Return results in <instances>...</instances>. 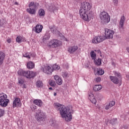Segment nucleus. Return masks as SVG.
<instances>
[{"label": "nucleus", "instance_id": "f257e3e1", "mask_svg": "<svg viewBox=\"0 0 129 129\" xmlns=\"http://www.w3.org/2000/svg\"><path fill=\"white\" fill-rule=\"evenodd\" d=\"M91 9V6L90 4L87 2L82 3L80 15L86 22H89V21L93 19V12L90 11Z\"/></svg>", "mask_w": 129, "mask_h": 129}, {"label": "nucleus", "instance_id": "f03ea898", "mask_svg": "<svg viewBox=\"0 0 129 129\" xmlns=\"http://www.w3.org/2000/svg\"><path fill=\"white\" fill-rule=\"evenodd\" d=\"M55 108L56 110H59L60 115L63 118H65L66 121H71L72 119V115L70 112V108L69 107H65L59 103H54Z\"/></svg>", "mask_w": 129, "mask_h": 129}, {"label": "nucleus", "instance_id": "7ed1b4c3", "mask_svg": "<svg viewBox=\"0 0 129 129\" xmlns=\"http://www.w3.org/2000/svg\"><path fill=\"white\" fill-rule=\"evenodd\" d=\"M18 75H20V76H24V77H26V78L29 79L36 76V73H34L33 71H23L20 70L18 71Z\"/></svg>", "mask_w": 129, "mask_h": 129}, {"label": "nucleus", "instance_id": "20e7f679", "mask_svg": "<svg viewBox=\"0 0 129 129\" xmlns=\"http://www.w3.org/2000/svg\"><path fill=\"white\" fill-rule=\"evenodd\" d=\"M10 100L8 99V96L4 93L0 94V105L3 107L8 106Z\"/></svg>", "mask_w": 129, "mask_h": 129}, {"label": "nucleus", "instance_id": "39448f33", "mask_svg": "<svg viewBox=\"0 0 129 129\" xmlns=\"http://www.w3.org/2000/svg\"><path fill=\"white\" fill-rule=\"evenodd\" d=\"M114 75L117 77L110 76L109 78L113 83H114L115 84H118V83L121 81V75L120 74L116 72L114 73Z\"/></svg>", "mask_w": 129, "mask_h": 129}, {"label": "nucleus", "instance_id": "423d86ee", "mask_svg": "<svg viewBox=\"0 0 129 129\" xmlns=\"http://www.w3.org/2000/svg\"><path fill=\"white\" fill-rule=\"evenodd\" d=\"M100 19L101 20L102 22H103L105 24L109 23L110 21L109 15L105 12H101L100 14Z\"/></svg>", "mask_w": 129, "mask_h": 129}, {"label": "nucleus", "instance_id": "0eeeda50", "mask_svg": "<svg viewBox=\"0 0 129 129\" xmlns=\"http://www.w3.org/2000/svg\"><path fill=\"white\" fill-rule=\"evenodd\" d=\"M61 45V42L57 39H53L49 41L48 46L49 48H57Z\"/></svg>", "mask_w": 129, "mask_h": 129}, {"label": "nucleus", "instance_id": "6e6552de", "mask_svg": "<svg viewBox=\"0 0 129 129\" xmlns=\"http://www.w3.org/2000/svg\"><path fill=\"white\" fill-rule=\"evenodd\" d=\"M114 31L107 28H105V40L106 39H112Z\"/></svg>", "mask_w": 129, "mask_h": 129}, {"label": "nucleus", "instance_id": "1a4fd4ad", "mask_svg": "<svg viewBox=\"0 0 129 129\" xmlns=\"http://www.w3.org/2000/svg\"><path fill=\"white\" fill-rule=\"evenodd\" d=\"M105 36H96L92 40V43L93 44H98V43H101V42H103L104 40H105Z\"/></svg>", "mask_w": 129, "mask_h": 129}, {"label": "nucleus", "instance_id": "9d476101", "mask_svg": "<svg viewBox=\"0 0 129 129\" xmlns=\"http://www.w3.org/2000/svg\"><path fill=\"white\" fill-rule=\"evenodd\" d=\"M13 107H21L22 106V103L21 102V99L19 98H16L13 101Z\"/></svg>", "mask_w": 129, "mask_h": 129}, {"label": "nucleus", "instance_id": "9b49d317", "mask_svg": "<svg viewBox=\"0 0 129 129\" xmlns=\"http://www.w3.org/2000/svg\"><path fill=\"white\" fill-rule=\"evenodd\" d=\"M35 117L37 120H43L44 119V114L42 113L41 109H39L36 112Z\"/></svg>", "mask_w": 129, "mask_h": 129}, {"label": "nucleus", "instance_id": "f8f14e48", "mask_svg": "<svg viewBox=\"0 0 129 129\" xmlns=\"http://www.w3.org/2000/svg\"><path fill=\"white\" fill-rule=\"evenodd\" d=\"M43 70V72L46 74H51L53 72V70L49 66H46Z\"/></svg>", "mask_w": 129, "mask_h": 129}, {"label": "nucleus", "instance_id": "ddd939ff", "mask_svg": "<svg viewBox=\"0 0 129 129\" xmlns=\"http://www.w3.org/2000/svg\"><path fill=\"white\" fill-rule=\"evenodd\" d=\"M89 99H90V101L94 103V104H96V99L94 98V95H93V93L92 92H90L89 93Z\"/></svg>", "mask_w": 129, "mask_h": 129}, {"label": "nucleus", "instance_id": "4468645a", "mask_svg": "<svg viewBox=\"0 0 129 129\" xmlns=\"http://www.w3.org/2000/svg\"><path fill=\"white\" fill-rule=\"evenodd\" d=\"M77 50H78V47L77 46H71L69 47L68 52H69L70 54H73V53L77 51Z\"/></svg>", "mask_w": 129, "mask_h": 129}, {"label": "nucleus", "instance_id": "2eb2a0df", "mask_svg": "<svg viewBox=\"0 0 129 129\" xmlns=\"http://www.w3.org/2000/svg\"><path fill=\"white\" fill-rule=\"evenodd\" d=\"M29 8H33L35 10H38V8H39V3L36 2H31L29 4Z\"/></svg>", "mask_w": 129, "mask_h": 129}, {"label": "nucleus", "instance_id": "dca6fc26", "mask_svg": "<svg viewBox=\"0 0 129 129\" xmlns=\"http://www.w3.org/2000/svg\"><path fill=\"white\" fill-rule=\"evenodd\" d=\"M54 79L58 85H61L63 82L62 81V79H61V78H60V77H59L58 75L54 76Z\"/></svg>", "mask_w": 129, "mask_h": 129}, {"label": "nucleus", "instance_id": "f3484780", "mask_svg": "<svg viewBox=\"0 0 129 129\" xmlns=\"http://www.w3.org/2000/svg\"><path fill=\"white\" fill-rule=\"evenodd\" d=\"M34 29L35 33H38L39 34V33L42 32V30H43V26L37 24Z\"/></svg>", "mask_w": 129, "mask_h": 129}, {"label": "nucleus", "instance_id": "a211bd4d", "mask_svg": "<svg viewBox=\"0 0 129 129\" xmlns=\"http://www.w3.org/2000/svg\"><path fill=\"white\" fill-rule=\"evenodd\" d=\"M27 12L30 15H36V12H37V9L29 7V9H27Z\"/></svg>", "mask_w": 129, "mask_h": 129}, {"label": "nucleus", "instance_id": "6ab92c4d", "mask_svg": "<svg viewBox=\"0 0 129 129\" xmlns=\"http://www.w3.org/2000/svg\"><path fill=\"white\" fill-rule=\"evenodd\" d=\"M124 21H125V17H124V16H123L121 17V19L120 20L119 25V28L121 29H123V25H124Z\"/></svg>", "mask_w": 129, "mask_h": 129}, {"label": "nucleus", "instance_id": "aec40b11", "mask_svg": "<svg viewBox=\"0 0 129 129\" xmlns=\"http://www.w3.org/2000/svg\"><path fill=\"white\" fill-rule=\"evenodd\" d=\"M24 57H26V58H28V59H31V57H35L36 55L34 53H32L31 52H26L24 55Z\"/></svg>", "mask_w": 129, "mask_h": 129}, {"label": "nucleus", "instance_id": "412c9836", "mask_svg": "<svg viewBox=\"0 0 129 129\" xmlns=\"http://www.w3.org/2000/svg\"><path fill=\"white\" fill-rule=\"evenodd\" d=\"M33 103L34 104H36V105H38V106H39L40 107H41V106H42V105H43V102H42V101L41 100H35L33 101Z\"/></svg>", "mask_w": 129, "mask_h": 129}, {"label": "nucleus", "instance_id": "4be33fe9", "mask_svg": "<svg viewBox=\"0 0 129 129\" xmlns=\"http://www.w3.org/2000/svg\"><path fill=\"white\" fill-rule=\"evenodd\" d=\"M27 67L28 69H33L35 67V63L32 61H29L27 63Z\"/></svg>", "mask_w": 129, "mask_h": 129}, {"label": "nucleus", "instance_id": "5701e85b", "mask_svg": "<svg viewBox=\"0 0 129 129\" xmlns=\"http://www.w3.org/2000/svg\"><path fill=\"white\" fill-rule=\"evenodd\" d=\"M115 102L114 101H111L109 102V103L105 107V109L107 110V109H109V108H110V107H112V106H113L114 105H115Z\"/></svg>", "mask_w": 129, "mask_h": 129}, {"label": "nucleus", "instance_id": "b1692460", "mask_svg": "<svg viewBox=\"0 0 129 129\" xmlns=\"http://www.w3.org/2000/svg\"><path fill=\"white\" fill-rule=\"evenodd\" d=\"M102 89V86H101V85H96L93 87V90H94V91H99V90H101Z\"/></svg>", "mask_w": 129, "mask_h": 129}, {"label": "nucleus", "instance_id": "393cba45", "mask_svg": "<svg viewBox=\"0 0 129 129\" xmlns=\"http://www.w3.org/2000/svg\"><path fill=\"white\" fill-rule=\"evenodd\" d=\"M48 10L50 12H54V11L58 9L56 8L54 5H50L49 6Z\"/></svg>", "mask_w": 129, "mask_h": 129}, {"label": "nucleus", "instance_id": "a878e982", "mask_svg": "<svg viewBox=\"0 0 129 129\" xmlns=\"http://www.w3.org/2000/svg\"><path fill=\"white\" fill-rule=\"evenodd\" d=\"M4 58H5V53L0 51V65L3 64V60H4Z\"/></svg>", "mask_w": 129, "mask_h": 129}, {"label": "nucleus", "instance_id": "bb28decb", "mask_svg": "<svg viewBox=\"0 0 129 129\" xmlns=\"http://www.w3.org/2000/svg\"><path fill=\"white\" fill-rule=\"evenodd\" d=\"M36 85L37 87H38V88H41V87H43V82L38 80L37 81Z\"/></svg>", "mask_w": 129, "mask_h": 129}, {"label": "nucleus", "instance_id": "cd10ccee", "mask_svg": "<svg viewBox=\"0 0 129 129\" xmlns=\"http://www.w3.org/2000/svg\"><path fill=\"white\" fill-rule=\"evenodd\" d=\"M38 15L40 17H44V16H45V10L40 9L38 12Z\"/></svg>", "mask_w": 129, "mask_h": 129}, {"label": "nucleus", "instance_id": "c85d7f7f", "mask_svg": "<svg viewBox=\"0 0 129 129\" xmlns=\"http://www.w3.org/2000/svg\"><path fill=\"white\" fill-rule=\"evenodd\" d=\"M24 41V38L21 37V36H17L16 38V42L18 43H22Z\"/></svg>", "mask_w": 129, "mask_h": 129}, {"label": "nucleus", "instance_id": "c756f323", "mask_svg": "<svg viewBox=\"0 0 129 129\" xmlns=\"http://www.w3.org/2000/svg\"><path fill=\"white\" fill-rule=\"evenodd\" d=\"M95 65L97 66H100L101 65V59L98 58L94 61Z\"/></svg>", "mask_w": 129, "mask_h": 129}, {"label": "nucleus", "instance_id": "7c9ffc66", "mask_svg": "<svg viewBox=\"0 0 129 129\" xmlns=\"http://www.w3.org/2000/svg\"><path fill=\"white\" fill-rule=\"evenodd\" d=\"M49 84L50 85V86H52V87H54V86H56V83L55 81L52 80H50L49 81Z\"/></svg>", "mask_w": 129, "mask_h": 129}, {"label": "nucleus", "instance_id": "2f4dec72", "mask_svg": "<svg viewBox=\"0 0 129 129\" xmlns=\"http://www.w3.org/2000/svg\"><path fill=\"white\" fill-rule=\"evenodd\" d=\"M91 57H92V59H94V60H95V58L96 57V54H95V52H94V51H92L90 53Z\"/></svg>", "mask_w": 129, "mask_h": 129}, {"label": "nucleus", "instance_id": "473e14b6", "mask_svg": "<svg viewBox=\"0 0 129 129\" xmlns=\"http://www.w3.org/2000/svg\"><path fill=\"white\" fill-rule=\"evenodd\" d=\"M97 73L98 75H103L104 74V71L102 70V69H99L97 70Z\"/></svg>", "mask_w": 129, "mask_h": 129}, {"label": "nucleus", "instance_id": "72a5a7b5", "mask_svg": "<svg viewBox=\"0 0 129 129\" xmlns=\"http://www.w3.org/2000/svg\"><path fill=\"white\" fill-rule=\"evenodd\" d=\"M60 69V67L57 64H53L52 66V71L53 70H59Z\"/></svg>", "mask_w": 129, "mask_h": 129}, {"label": "nucleus", "instance_id": "f704fd0d", "mask_svg": "<svg viewBox=\"0 0 129 129\" xmlns=\"http://www.w3.org/2000/svg\"><path fill=\"white\" fill-rule=\"evenodd\" d=\"M24 82L25 81L24 80V79H19L18 83L20 85H22V84H24Z\"/></svg>", "mask_w": 129, "mask_h": 129}, {"label": "nucleus", "instance_id": "c9c22d12", "mask_svg": "<svg viewBox=\"0 0 129 129\" xmlns=\"http://www.w3.org/2000/svg\"><path fill=\"white\" fill-rule=\"evenodd\" d=\"M4 114H5V110H4L3 109H0V117H2V116H3Z\"/></svg>", "mask_w": 129, "mask_h": 129}, {"label": "nucleus", "instance_id": "e433bc0d", "mask_svg": "<svg viewBox=\"0 0 129 129\" xmlns=\"http://www.w3.org/2000/svg\"><path fill=\"white\" fill-rule=\"evenodd\" d=\"M101 80V78H100V77H97L96 79H95V81L97 83L100 82Z\"/></svg>", "mask_w": 129, "mask_h": 129}, {"label": "nucleus", "instance_id": "4c0bfd02", "mask_svg": "<svg viewBox=\"0 0 129 129\" xmlns=\"http://www.w3.org/2000/svg\"><path fill=\"white\" fill-rule=\"evenodd\" d=\"M62 76L63 78H67V77H68V73L65 72L62 74Z\"/></svg>", "mask_w": 129, "mask_h": 129}, {"label": "nucleus", "instance_id": "58836bf2", "mask_svg": "<svg viewBox=\"0 0 129 129\" xmlns=\"http://www.w3.org/2000/svg\"><path fill=\"white\" fill-rule=\"evenodd\" d=\"M31 108L32 110H34V111H35V110H36V109H37V107L34 105H32L31 107Z\"/></svg>", "mask_w": 129, "mask_h": 129}, {"label": "nucleus", "instance_id": "ea45409f", "mask_svg": "<svg viewBox=\"0 0 129 129\" xmlns=\"http://www.w3.org/2000/svg\"><path fill=\"white\" fill-rule=\"evenodd\" d=\"M51 124L52 126H54L56 124V121L54 120H52L51 121Z\"/></svg>", "mask_w": 129, "mask_h": 129}, {"label": "nucleus", "instance_id": "a19ab883", "mask_svg": "<svg viewBox=\"0 0 129 129\" xmlns=\"http://www.w3.org/2000/svg\"><path fill=\"white\" fill-rule=\"evenodd\" d=\"M50 30L52 33L55 31V26H53L50 27Z\"/></svg>", "mask_w": 129, "mask_h": 129}, {"label": "nucleus", "instance_id": "79ce46f5", "mask_svg": "<svg viewBox=\"0 0 129 129\" xmlns=\"http://www.w3.org/2000/svg\"><path fill=\"white\" fill-rule=\"evenodd\" d=\"M113 2L114 4V6H116L118 3V0H113Z\"/></svg>", "mask_w": 129, "mask_h": 129}, {"label": "nucleus", "instance_id": "37998d69", "mask_svg": "<svg viewBox=\"0 0 129 129\" xmlns=\"http://www.w3.org/2000/svg\"><path fill=\"white\" fill-rule=\"evenodd\" d=\"M4 26V20H0V27Z\"/></svg>", "mask_w": 129, "mask_h": 129}, {"label": "nucleus", "instance_id": "c03bdc74", "mask_svg": "<svg viewBox=\"0 0 129 129\" xmlns=\"http://www.w3.org/2000/svg\"><path fill=\"white\" fill-rule=\"evenodd\" d=\"M8 43H11L12 42V40L11 39H7Z\"/></svg>", "mask_w": 129, "mask_h": 129}, {"label": "nucleus", "instance_id": "a18cd8bd", "mask_svg": "<svg viewBox=\"0 0 129 129\" xmlns=\"http://www.w3.org/2000/svg\"><path fill=\"white\" fill-rule=\"evenodd\" d=\"M112 65L113 66H115V63H114V62H112Z\"/></svg>", "mask_w": 129, "mask_h": 129}, {"label": "nucleus", "instance_id": "49530a36", "mask_svg": "<svg viewBox=\"0 0 129 129\" xmlns=\"http://www.w3.org/2000/svg\"><path fill=\"white\" fill-rule=\"evenodd\" d=\"M49 89L50 90H53V88H52V87L49 88Z\"/></svg>", "mask_w": 129, "mask_h": 129}, {"label": "nucleus", "instance_id": "de8ad7c7", "mask_svg": "<svg viewBox=\"0 0 129 129\" xmlns=\"http://www.w3.org/2000/svg\"><path fill=\"white\" fill-rule=\"evenodd\" d=\"M126 50H127V52L129 53V47L127 48Z\"/></svg>", "mask_w": 129, "mask_h": 129}, {"label": "nucleus", "instance_id": "09e8293b", "mask_svg": "<svg viewBox=\"0 0 129 129\" xmlns=\"http://www.w3.org/2000/svg\"><path fill=\"white\" fill-rule=\"evenodd\" d=\"M23 88H26V85H23Z\"/></svg>", "mask_w": 129, "mask_h": 129}, {"label": "nucleus", "instance_id": "8fccbe9b", "mask_svg": "<svg viewBox=\"0 0 129 129\" xmlns=\"http://www.w3.org/2000/svg\"><path fill=\"white\" fill-rule=\"evenodd\" d=\"M56 95H57V93H54V96H56Z\"/></svg>", "mask_w": 129, "mask_h": 129}, {"label": "nucleus", "instance_id": "3c124183", "mask_svg": "<svg viewBox=\"0 0 129 129\" xmlns=\"http://www.w3.org/2000/svg\"><path fill=\"white\" fill-rule=\"evenodd\" d=\"M15 5H18V3H17V2H16V3H15Z\"/></svg>", "mask_w": 129, "mask_h": 129}]
</instances>
